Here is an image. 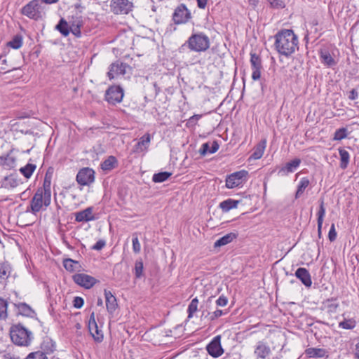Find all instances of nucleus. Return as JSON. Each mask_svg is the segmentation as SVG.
Wrapping results in <instances>:
<instances>
[{
  "instance_id": "de8ad7c7",
  "label": "nucleus",
  "mask_w": 359,
  "mask_h": 359,
  "mask_svg": "<svg viewBox=\"0 0 359 359\" xmlns=\"http://www.w3.org/2000/svg\"><path fill=\"white\" fill-rule=\"evenodd\" d=\"M347 137V129L346 128H341L337 129L334 135L333 139L334 140H341Z\"/></svg>"
},
{
  "instance_id": "a19ab883",
  "label": "nucleus",
  "mask_w": 359,
  "mask_h": 359,
  "mask_svg": "<svg viewBox=\"0 0 359 359\" xmlns=\"http://www.w3.org/2000/svg\"><path fill=\"white\" fill-rule=\"evenodd\" d=\"M250 63L252 69H262L261 58L256 53H250Z\"/></svg>"
},
{
  "instance_id": "a878e982",
  "label": "nucleus",
  "mask_w": 359,
  "mask_h": 359,
  "mask_svg": "<svg viewBox=\"0 0 359 359\" xmlns=\"http://www.w3.org/2000/svg\"><path fill=\"white\" fill-rule=\"evenodd\" d=\"M15 158L8 154L6 156H0V165L4 166L7 169L13 168L15 165Z\"/></svg>"
},
{
  "instance_id": "4be33fe9",
  "label": "nucleus",
  "mask_w": 359,
  "mask_h": 359,
  "mask_svg": "<svg viewBox=\"0 0 359 359\" xmlns=\"http://www.w3.org/2000/svg\"><path fill=\"white\" fill-rule=\"evenodd\" d=\"M266 146V140H262L253 149V152L250 158L257 160L262 157Z\"/></svg>"
},
{
  "instance_id": "c756f323",
  "label": "nucleus",
  "mask_w": 359,
  "mask_h": 359,
  "mask_svg": "<svg viewBox=\"0 0 359 359\" xmlns=\"http://www.w3.org/2000/svg\"><path fill=\"white\" fill-rule=\"evenodd\" d=\"M151 142V136L149 133L143 135L139 140V142L136 144L137 151H142L147 149L149 145Z\"/></svg>"
},
{
  "instance_id": "ea45409f",
  "label": "nucleus",
  "mask_w": 359,
  "mask_h": 359,
  "mask_svg": "<svg viewBox=\"0 0 359 359\" xmlns=\"http://www.w3.org/2000/svg\"><path fill=\"white\" fill-rule=\"evenodd\" d=\"M171 172L166 171L156 173L153 175L152 180L157 183L163 182L167 180L171 176Z\"/></svg>"
},
{
  "instance_id": "dca6fc26",
  "label": "nucleus",
  "mask_w": 359,
  "mask_h": 359,
  "mask_svg": "<svg viewBox=\"0 0 359 359\" xmlns=\"http://www.w3.org/2000/svg\"><path fill=\"white\" fill-rule=\"evenodd\" d=\"M271 348L269 346L262 341H259L254 351V354L256 359H266V357L271 354Z\"/></svg>"
},
{
  "instance_id": "bf43d9fd",
  "label": "nucleus",
  "mask_w": 359,
  "mask_h": 359,
  "mask_svg": "<svg viewBox=\"0 0 359 359\" xmlns=\"http://www.w3.org/2000/svg\"><path fill=\"white\" fill-rule=\"evenodd\" d=\"M201 115H194L192 116L188 121V123L191 125H194L196 122L201 118Z\"/></svg>"
},
{
  "instance_id": "e433bc0d",
  "label": "nucleus",
  "mask_w": 359,
  "mask_h": 359,
  "mask_svg": "<svg viewBox=\"0 0 359 359\" xmlns=\"http://www.w3.org/2000/svg\"><path fill=\"white\" fill-rule=\"evenodd\" d=\"M11 273V267L7 263H0V282L5 281Z\"/></svg>"
},
{
  "instance_id": "2eb2a0df",
  "label": "nucleus",
  "mask_w": 359,
  "mask_h": 359,
  "mask_svg": "<svg viewBox=\"0 0 359 359\" xmlns=\"http://www.w3.org/2000/svg\"><path fill=\"white\" fill-rule=\"evenodd\" d=\"M93 207H88L83 210L75 212V221L77 222H88L97 219L93 213Z\"/></svg>"
},
{
  "instance_id": "0e129e2a",
  "label": "nucleus",
  "mask_w": 359,
  "mask_h": 359,
  "mask_svg": "<svg viewBox=\"0 0 359 359\" xmlns=\"http://www.w3.org/2000/svg\"><path fill=\"white\" fill-rule=\"evenodd\" d=\"M133 247H139L140 243L137 236H133L132 238Z\"/></svg>"
},
{
  "instance_id": "473e14b6",
  "label": "nucleus",
  "mask_w": 359,
  "mask_h": 359,
  "mask_svg": "<svg viewBox=\"0 0 359 359\" xmlns=\"http://www.w3.org/2000/svg\"><path fill=\"white\" fill-rule=\"evenodd\" d=\"M63 266L67 271L70 272L76 271L81 267L77 261H74L69 258H67L63 260Z\"/></svg>"
},
{
  "instance_id": "2f4dec72",
  "label": "nucleus",
  "mask_w": 359,
  "mask_h": 359,
  "mask_svg": "<svg viewBox=\"0 0 359 359\" xmlns=\"http://www.w3.org/2000/svg\"><path fill=\"white\" fill-rule=\"evenodd\" d=\"M64 36H67L70 33L69 25L64 18H61L55 27Z\"/></svg>"
},
{
  "instance_id": "338daca9",
  "label": "nucleus",
  "mask_w": 359,
  "mask_h": 359,
  "mask_svg": "<svg viewBox=\"0 0 359 359\" xmlns=\"http://www.w3.org/2000/svg\"><path fill=\"white\" fill-rule=\"evenodd\" d=\"M4 359H20L19 357H15L10 353L6 354L4 356Z\"/></svg>"
},
{
  "instance_id": "423d86ee",
  "label": "nucleus",
  "mask_w": 359,
  "mask_h": 359,
  "mask_svg": "<svg viewBox=\"0 0 359 359\" xmlns=\"http://www.w3.org/2000/svg\"><path fill=\"white\" fill-rule=\"evenodd\" d=\"M110 11L114 15H128L133 11L135 4L133 0H111Z\"/></svg>"
},
{
  "instance_id": "72a5a7b5",
  "label": "nucleus",
  "mask_w": 359,
  "mask_h": 359,
  "mask_svg": "<svg viewBox=\"0 0 359 359\" xmlns=\"http://www.w3.org/2000/svg\"><path fill=\"white\" fill-rule=\"evenodd\" d=\"M36 191H41L46 196L51 197V181L50 178L47 177V175L44 178L43 186L38 188Z\"/></svg>"
},
{
  "instance_id": "9d476101",
  "label": "nucleus",
  "mask_w": 359,
  "mask_h": 359,
  "mask_svg": "<svg viewBox=\"0 0 359 359\" xmlns=\"http://www.w3.org/2000/svg\"><path fill=\"white\" fill-rule=\"evenodd\" d=\"M123 97V89L119 86L109 87L105 93V100L111 104H116L122 101Z\"/></svg>"
},
{
  "instance_id": "5fc2aeb1",
  "label": "nucleus",
  "mask_w": 359,
  "mask_h": 359,
  "mask_svg": "<svg viewBox=\"0 0 359 359\" xmlns=\"http://www.w3.org/2000/svg\"><path fill=\"white\" fill-rule=\"evenodd\" d=\"M228 303V299L224 295H221L217 300L216 304L218 306H225Z\"/></svg>"
},
{
  "instance_id": "20e7f679",
  "label": "nucleus",
  "mask_w": 359,
  "mask_h": 359,
  "mask_svg": "<svg viewBox=\"0 0 359 359\" xmlns=\"http://www.w3.org/2000/svg\"><path fill=\"white\" fill-rule=\"evenodd\" d=\"M51 202V197L46 196L41 191H36L30 201L27 212L36 215L40 211L46 210Z\"/></svg>"
},
{
  "instance_id": "c9c22d12",
  "label": "nucleus",
  "mask_w": 359,
  "mask_h": 359,
  "mask_svg": "<svg viewBox=\"0 0 359 359\" xmlns=\"http://www.w3.org/2000/svg\"><path fill=\"white\" fill-rule=\"evenodd\" d=\"M310 182L309 180L307 177H302L297 186V189L295 194V198H298L300 197V196L304 193L305 189L308 187L309 185Z\"/></svg>"
},
{
  "instance_id": "7c9ffc66",
  "label": "nucleus",
  "mask_w": 359,
  "mask_h": 359,
  "mask_svg": "<svg viewBox=\"0 0 359 359\" xmlns=\"http://www.w3.org/2000/svg\"><path fill=\"white\" fill-rule=\"evenodd\" d=\"M236 238V235L233 233H229L219 239L217 240L213 247H221L230 243L233 239Z\"/></svg>"
},
{
  "instance_id": "ddd939ff",
  "label": "nucleus",
  "mask_w": 359,
  "mask_h": 359,
  "mask_svg": "<svg viewBox=\"0 0 359 359\" xmlns=\"http://www.w3.org/2000/svg\"><path fill=\"white\" fill-rule=\"evenodd\" d=\"M72 278L75 283L86 289L91 288L96 283L95 278L85 273H76Z\"/></svg>"
},
{
  "instance_id": "c03bdc74",
  "label": "nucleus",
  "mask_w": 359,
  "mask_h": 359,
  "mask_svg": "<svg viewBox=\"0 0 359 359\" xmlns=\"http://www.w3.org/2000/svg\"><path fill=\"white\" fill-rule=\"evenodd\" d=\"M356 325V321L353 319H345L344 320L339 323V326L343 329L351 330L353 329Z\"/></svg>"
},
{
  "instance_id": "f8f14e48",
  "label": "nucleus",
  "mask_w": 359,
  "mask_h": 359,
  "mask_svg": "<svg viewBox=\"0 0 359 359\" xmlns=\"http://www.w3.org/2000/svg\"><path fill=\"white\" fill-rule=\"evenodd\" d=\"M206 350L208 353L214 358L222 355L224 353V350L221 345V336L217 335L207 345Z\"/></svg>"
},
{
  "instance_id": "6e6d98bb",
  "label": "nucleus",
  "mask_w": 359,
  "mask_h": 359,
  "mask_svg": "<svg viewBox=\"0 0 359 359\" xmlns=\"http://www.w3.org/2000/svg\"><path fill=\"white\" fill-rule=\"evenodd\" d=\"M210 151V145L208 142L204 143L202 144L201 147L199 149V153L202 156H205L207 154H209Z\"/></svg>"
},
{
  "instance_id": "a211bd4d",
  "label": "nucleus",
  "mask_w": 359,
  "mask_h": 359,
  "mask_svg": "<svg viewBox=\"0 0 359 359\" xmlns=\"http://www.w3.org/2000/svg\"><path fill=\"white\" fill-rule=\"evenodd\" d=\"M104 296L107 310L110 314H113L118 307L116 298L107 290H104Z\"/></svg>"
},
{
  "instance_id": "13d9d810",
  "label": "nucleus",
  "mask_w": 359,
  "mask_h": 359,
  "mask_svg": "<svg viewBox=\"0 0 359 359\" xmlns=\"http://www.w3.org/2000/svg\"><path fill=\"white\" fill-rule=\"evenodd\" d=\"M252 79L255 81L260 79L261 76V69H252Z\"/></svg>"
},
{
  "instance_id": "79ce46f5",
  "label": "nucleus",
  "mask_w": 359,
  "mask_h": 359,
  "mask_svg": "<svg viewBox=\"0 0 359 359\" xmlns=\"http://www.w3.org/2000/svg\"><path fill=\"white\" fill-rule=\"evenodd\" d=\"M22 45V39L21 36L16 35L14 38L9 42L7 43V46L8 47H11L14 49L20 48Z\"/></svg>"
},
{
  "instance_id": "680f3d73",
  "label": "nucleus",
  "mask_w": 359,
  "mask_h": 359,
  "mask_svg": "<svg viewBox=\"0 0 359 359\" xmlns=\"http://www.w3.org/2000/svg\"><path fill=\"white\" fill-rule=\"evenodd\" d=\"M358 93L357 90L355 89H352L349 93L348 98L351 100H355L358 98Z\"/></svg>"
},
{
  "instance_id": "4468645a",
  "label": "nucleus",
  "mask_w": 359,
  "mask_h": 359,
  "mask_svg": "<svg viewBox=\"0 0 359 359\" xmlns=\"http://www.w3.org/2000/svg\"><path fill=\"white\" fill-rule=\"evenodd\" d=\"M88 327L90 334L94 340L97 342H101L103 340V334L102 330L98 328L94 312H92L90 314Z\"/></svg>"
},
{
  "instance_id": "37998d69",
  "label": "nucleus",
  "mask_w": 359,
  "mask_h": 359,
  "mask_svg": "<svg viewBox=\"0 0 359 359\" xmlns=\"http://www.w3.org/2000/svg\"><path fill=\"white\" fill-rule=\"evenodd\" d=\"M134 270L136 278H140L143 276L144 266L141 259L136 260Z\"/></svg>"
},
{
  "instance_id": "9b49d317",
  "label": "nucleus",
  "mask_w": 359,
  "mask_h": 359,
  "mask_svg": "<svg viewBox=\"0 0 359 359\" xmlns=\"http://www.w3.org/2000/svg\"><path fill=\"white\" fill-rule=\"evenodd\" d=\"M129 68L130 67L127 64L117 61L110 65L107 76L109 80H112L120 75H125L126 69Z\"/></svg>"
},
{
  "instance_id": "b1692460",
  "label": "nucleus",
  "mask_w": 359,
  "mask_h": 359,
  "mask_svg": "<svg viewBox=\"0 0 359 359\" xmlns=\"http://www.w3.org/2000/svg\"><path fill=\"white\" fill-rule=\"evenodd\" d=\"M17 307L18 313L27 317H32L34 314V310L26 303L15 304Z\"/></svg>"
},
{
  "instance_id": "e2e57ef3",
  "label": "nucleus",
  "mask_w": 359,
  "mask_h": 359,
  "mask_svg": "<svg viewBox=\"0 0 359 359\" xmlns=\"http://www.w3.org/2000/svg\"><path fill=\"white\" fill-rule=\"evenodd\" d=\"M197 6L199 8L204 9L208 3V0H196Z\"/></svg>"
},
{
  "instance_id": "6e6552de",
  "label": "nucleus",
  "mask_w": 359,
  "mask_h": 359,
  "mask_svg": "<svg viewBox=\"0 0 359 359\" xmlns=\"http://www.w3.org/2000/svg\"><path fill=\"white\" fill-rule=\"evenodd\" d=\"M248 171L242 170L229 175L226 179V187L233 189L243 184L247 179Z\"/></svg>"
},
{
  "instance_id": "3c124183",
  "label": "nucleus",
  "mask_w": 359,
  "mask_h": 359,
  "mask_svg": "<svg viewBox=\"0 0 359 359\" xmlns=\"http://www.w3.org/2000/svg\"><path fill=\"white\" fill-rule=\"evenodd\" d=\"M25 359H48V358L44 352L39 351L29 353Z\"/></svg>"
},
{
  "instance_id": "1a4fd4ad",
  "label": "nucleus",
  "mask_w": 359,
  "mask_h": 359,
  "mask_svg": "<svg viewBox=\"0 0 359 359\" xmlns=\"http://www.w3.org/2000/svg\"><path fill=\"white\" fill-rule=\"evenodd\" d=\"M76 182L81 186H88L95 180V172L89 168L81 169L76 177Z\"/></svg>"
},
{
  "instance_id": "bb28decb",
  "label": "nucleus",
  "mask_w": 359,
  "mask_h": 359,
  "mask_svg": "<svg viewBox=\"0 0 359 359\" xmlns=\"http://www.w3.org/2000/svg\"><path fill=\"white\" fill-rule=\"evenodd\" d=\"M118 165V161L115 156H109L101 164V168L104 171H109L115 168Z\"/></svg>"
},
{
  "instance_id": "6ab92c4d",
  "label": "nucleus",
  "mask_w": 359,
  "mask_h": 359,
  "mask_svg": "<svg viewBox=\"0 0 359 359\" xmlns=\"http://www.w3.org/2000/svg\"><path fill=\"white\" fill-rule=\"evenodd\" d=\"M295 276L306 287H311L312 284L311 275L305 268H299L295 272Z\"/></svg>"
},
{
  "instance_id": "393cba45",
  "label": "nucleus",
  "mask_w": 359,
  "mask_h": 359,
  "mask_svg": "<svg viewBox=\"0 0 359 359\" xmlns=\"http://www.w3.org/2000/svg\"><path fill=\"white\" fill-rule=\"evenodd\" d=\"M19 184V181L13 176L9 175L6 176L4 178L1 182V187L5 189H13L18 187Z\"/></svg>"
},
{
  "instance_id": "f257e3e1",
  "label": "nucleus",
  "mask_w": 359,
  "mask_h": 359,
  "mask_svg": "<svg viewBox=\"0 0 359 359\" xmlns=\"http://www.w3.org/2000/svg\"><path fill=\"white\" fill-rule=\"evenodd\" d=\"M274 38L275 50L282 55L289 57L298 49V37L292 29H281Z\"/></svg>"
},
{
  "instance_id": "69168bd1",
  "label": "nucleus",
  "mask_w": 359,
  "mask_h": 359,
  "mask_svg": "<svg viewBox=\"0 0 359 359\" xmlns=\"http://www.w3.org/2000/svg\"><path fill=\"white\" fill-rule=\"evenodd\" d=\"M105 244L104 240H99L93 247H104Z\"/></svg>"
},
{
  "instance_id": "f704fd0d",
  "label": "nucleus",
  "mask_w": 359,
  "mask_h": 359,
  "mask_svg": "<svg viewBox=\"0 0 359 359\" xmlns=\"http://www.w3.org/2000/svg\"><path fill=\"white\" fill-rule=\"evenodd\" d=\"M212 299V297H209L206 301L205 305L201 306V319L204 318L208 320V321H210L211 312L209 311V309H210Z\"/></svg>"
},
{
  "instance_id": "aec40b11",
  "label": "nucleus",
  "mask_w": 359,
  "mask_h": 359,
  "mask_svg": "<svg viewBox=\"0 0 359 359\" xmlns=\"http://www.w3.org/2000/svg\"><path fill=\"white\" fill-rule=\"evenodd\" d=\"M301 160L299 158H294L287 162L285 165L279 170V173L282 175H287L290 172H293L299 166Z\"/></svg>"
},
{
  "instance_id": "5701e85b",
  "label": "nucleus",
  "mask_w": 359,
  "mask_h": 359,
  "mask_svg": "<svg viewBox=\"0 0 359 359\" xmlns=\"http://www.w3.org/2000/svg\"><path fill=\"white\" fill-rule=\"evenodd\" d=\"M239 203L240 201L228 198L221 202L219 206L223 212H227L231 209L236 208Z\"/></svg>"
},
{
  "instance_id": "cd10ccee",
  "label": "nucleus",
  "mask_w": 359,
  "mask_h": 359,
  "mask_svg": "<svg viewBox=\"0 0 359 359\" xmlns=\"http://www.w3.org/2000/svg\"><path fill=\"white\" fill-rule=\"evenodd\" d=\"M320 57L322 63L327 67L334 66L337 63L330 53L327 50H321Z\"/></svg>"
},
{
  "instance_id": "864d4df0",
  "label": "nucleus",
  "mask_w": 359,
  "mask_h": 359,
  "mask_svg": "<svg viewBox=\"0 0 359 359\" xmlns=\"http://www.w3.org/2000/svg\"><path fill=\"white\" fill-rule=\"evenodd\" d=\"M84 300L82 297H76L74 299L73 304L74 306L76 309H80L83 306Z\"/></svg>"
},
{
  "instance_id": "49530a36",
  "label": "nucleus",
  "mask_w": 359,
  "mask_h": 359,
  "mask_svg": "<svg viewBox=\"0 0 359 359\" xmlns=\"http://www.w3.org/2000/svg\"><path fill=\"white\" fill-rule=\"evenodd\" d=\"M7 309L8 303L3 298L0 297V319H5L7 318Z\"/></svg>"
},
{
  "instance_id": "8fccbe9b",
  "label": "nucleus",
  "mask_w": 359,
  "mask_h": 359,
  "mask_svg": "<svg viewBox=\"0 0 359 359\" xmlns=\"http://www.w3.org/2000/svg\"><path fill=\"white\" fill-rule=\"evenodd\" d=\"M270 7L273 9H281L285 8V4L283 0H267Z\"/></svg>"
},
{
  "instance_id": "58836bf2",
  "label": "nucleus",
  "mask_w": 359,
  "mask_h": 359,
  "mask_svg": "<svg viewBox=\"0 0 359 359\" xmlns=\"http://www.w3.org/2000/svg\"><path fill=\"white\" fill-rule=\"evenodd\" d=\"M36 168V166L35 164L27 163L25 166L22 167L20 169V172L25 177L28 179L32 175Z\"/></svg>"
},
{
  "instance_id": "774afa93",
  "label": "nucleus",
  "mask_w": 359,
  "mask_h": 359,
  "mask_svg": "<svg viewBox=\"0 0 359 359\" xmlns=\"http://www.w3.org/2000/svg\"><path fill=\"white\" fill-rule=\"evenodd\" d=\"M355 358L359 359V342L357 343L356 345H355Z\"/></svg>"
},
{
  "instance_id": "4d7b16f0",
  "label": "nucleus",
  "mask_w": 359,
  "mask_h": 359,
  "mask_svg": "<svg viewBox=\"0 0 359 359\" xmlns=\"http://www.w3.org/2000/svg\"><path fill=\"white\" fill-rule=\"evenodd\" d=\"M329 239L332 241L336 239L337 232L335 231L334 224H332L328 233Z\"/></svg>"
},
{
  "instance_id": "f03ea898",
  "label": "nucleus",
  "mask_w": 359,
  "mask_h": 359,
  "mask_svg": "<svg viewBox=\"0 0 359 359\" xmlns=\"http://www.w3.org/2000/svg\"><path fill=\"white\" fill-rule=\"evenodd\" d=\"M10 336L12 341L20 346H28L32 339V333L21 324L11 327Z\"/></svg>"
},
{
  "instance_id": "603ef678",
  "label": "nucleus",
  "mask_w": 359,
  "mask_h": 359,
  "mask_svg": "<svg viewBox=\"0 0 359 359\" xmlns=\"http://www.w3.org/2000/svg\"><path fill=\"white\" fill-rule=\"evenodd\" d=\"M226 313H227V311H224L222 309H217L215 311L211 312V316H210V322H212V321L215 320L216 319L219 318L222 315H224Z\"/></svg>"
},
{
  "instance_id": "052dcab7",
  "label": "nucleus",
  "mask_w": 359,
  "mask_h": 359,
  "mask_svg": "<svg viewBox=\"0 0 359 359\" xmlns=\"http://www.w3.org/2000/svg\"><path fill=\"white\" fill-rule=\"evenodd\" d=\"M219 144L217 143V142L214 141L212 143L211 147L210 148L209 154L215 153L219 149Z\"/></svg>"
},
{
  "instance_id": "4c0bfd02",
  "label": "nucleus",
  "mask_w": 359,
  "mask_h": 359,
  "mask_svg": "<svg viewBox=\"0 0 359 359\" xmlns=\"http://www.w3.org/2000/svg\"><path fill=\"white\" fill-rule=\"evenodd\" d=\"M325 214V208L324 206V201L323 199L320 200V206H319V210L318 212V228L320 231L323 226V218Z\"/></svg>"
},
{
  "instance_id": "c85d7f7f",
  "label": "nucleus",
  "mask_w": 359,
  "mask_h": 359,
  "mask_svg": "<svg viewBox=\"0 0 359 359\" xmlns=\"http://www.w3.org/2000/svg\"><path fill=\"white\" fill-rule=\"evenodd\" d=\"M339 154L340 156V168L343 170H345L349 163L350 160V154L349 153L345 150L344 149L339 148Z\"/></svg>"
},
{
  "instance_id": "f3484780",
  "label": "nucleus",
  "mask_w": 359,
  "mask_h": 359,
  "mask_svg": "<svg viewBox=\"0 0 359 359\" xmlns=\"http://www.w3.org/2000/svg\"><path fill=\"white\" fill-rule=\"evenodd\" d=\"M68 22L69 25L70 32L77 38L81 37V27L83 25L82 17L80 15L72 16Z\"/></svg>"
},
{
  "instance_id": "0eeeda50",
  "label": "nucleus",
  "mask_w": 359,
  "mask_h": 359,
  "mask_svg": "<svg viewBox=\"0 0 359 359\" xmlns=\"http://www.w3.org/2000/svg\"><path fill=\"white\" fill-rule=\"evenodd\" d=\"M172 20L175 25L187 23L191 18V13L185 4H180L174 11Z\"/></svg>"
},
{
  "instance_id": "09e8293b",
  "label": "nucleus",
  "mask_w": 359,
  "mask_h": 359,
  "mask_svg": "<svg viewBox=\"0 0 359 359\" xmlns=\"http://www.w3.org/2000/svg\"><path fill=\"white\" fill-rule=\"evenodd\" d=\"M6 50H5L0 55V72H8L10 70L7 69L8 64L7 60L5 58Z\"/></svg>"
},
{
  "instance_id": "a18cd8bd",
  "label": "nucleus",
  "mask_w": 359,
  "mask_h": 359,
  "mask_svg": "<svg viewBox=\"0 0 359 359\" xmlns=\"http://www.w3.org/2000/svg\"><path fill=\"white\" fill-rule=\"evenodd\" d=\"M198 300L197 297L193 299L188 306V318H191L195 312L198 310Z\"/></svg>"
},
{
  "instance_id": "412c9836",
  "label": "nucleus",
  "mask_w": 359,
  "mask_h": 359,
  "mask_svg": "<svg viewBox=\"0 0 359 359\" xmlns=\"http://www.w3.org/2000/svg\"><path fill=\"white\" fill-rule=\"evenodd\" d=\"M305 354L309 358H324L328 357L327 351L325 348H308L305 350Z\"/></svg>"
},
{
  "instance_id": "7ed1b4c3",
  "label": "nucleus",
  "mask_w": 359,
  "mask_h": 359,
  "mask_svg": "<svg viewBox=\"0 0 359 359\" xmlns=\"http://www.w3.org/2000/svg\"><path fill=\"white\" fill-rule=\"evenodd\" d=\"M185 46H187L192 51H205L210 47V40L208 36L203 33L193 34L181 48H182Z\"/></svg>"
},
{
  "instance_id": "39448f33",
  "label": "nucleus",
  "mask_w": 359,
  "mask_h": 359,
  "mask_svg": "<svg viewBox=\"0 0 359 359\" xmlns=\"http://www.w3.org/2000/svg\"><path fill=\"white\" fill-rule=\"evenodd\" d=\"M21 12L31 19L38 20L45 13V8L41 0H32L22 7Z\"/></svg>"
}]
</instances>
